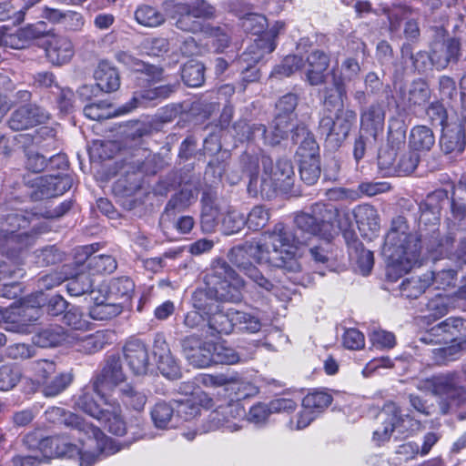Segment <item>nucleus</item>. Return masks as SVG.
Here are the masks:
<instances>
[{"mask_svg": "<svg viewBox=\"0 0 466 466\" xmlns=\"http://www.w3.org/2000/svg\"><path fill=\"white\" fill-rule=\"evenodd\" d=\"M447 202L448 192L439 189L420 203L418 232L410 229L404 217L398 216L392 219L383 248L388 258L386 274L390 281H397L419 262L422 248L429 253L440 255L450 251L454 236L449 233L441 237L438 228L441 210Z\"/></svg>", "mask_w": 466, "mask_h": 466, "instance_id": "obj_1", "label": "nucleus"}, {"mask_svg": "<svg viewBox=\"0 0 466 466\" xmlns=\"http://www.w3.org/2000/svg\"><path fill=\"white\" fill-rule=\"evenodd\" d=\"M301 241L297 235L288 230L284 224L278 223L267 232L264 243L246 241L234 246L228 252V259L238 271L249 279L258 289L271 293L276 285L266 278L253 264H266L283 270L285 274L301 271V265L296 258V245Z\"/></svg>", "mask_w": 466, "mask_h": 466, "instance_id": "obj_2", "label": "nucleus"}, {"mask_svg": "<svg viewBox=\"0 0 466 466\" xmlns=\"http://www.w3.org/2000/svg\"><path fill=\"white\" fill-rule=\"evenodd\" d=\"M126 380L120 358L110 355L106 358L101 372L92 380L93 390L103 400L104 407H100L91 393L81 394L76 404L85 413L97 420L109 432L123 436L127 431V424L122 416V409L117 400L107 395V390L119 388Z\"/></svg>", "mask_w": 466, "mask_h": 466, "instance_id": "obj_3", "label": "nucleus"}, {"mask_svg": "<svg viewBox=\"0 0 466 466\" xmlns=\"http://www.w3.org/2000/svg\"><path fill=\"white\" fill-rule=\"evenodd\" d=\"M205 287L192 294V306L206 316L220 307L219 301L239 302L245 279L226 260L215 259L204 277Z\"/></svg>", "mask_w": 466, "mask_h": 466, "instance_id": "obj_4", "label": "nucleus"}, {"mask_svg": "<svg viewBox=\"0 0 466 466\" xmlns=\"http://www.w3.org/2000/svg\"><path fill=\"white\" fill-rule=\"evenodd\" d=\"M260 161L267 177L259 179L257 175H252L248 187V192L257 194L259 191L261 195L266 194L267 196L271 189L289 192L295 182V170L291 160L279 158L273 166L269 157L262 156Z\"/></svg>", "mask_w": 466, "mask_h": 466, "instance_id": "obj_5", "label": "nucleus"}, {"mask_svg": "<svg viewBox=\"0 0 466 466\" xmlns=\"http://www.w3.org/2000/svg\"><path fill=\"white\" fill-rule=\"evenodd\" d=\"M427 388L438 397L441 415H447L466 403V387L458 373H444L426 380Z\"/></svg>", "mask_w": 466, "mask_h": 466, "instance_id": "obj_6", "label": "nucleus"}, {"mask_svg": "<svg viewBox=\"0 0 466 466\" xmlns=\"http://www.w3.org/2000/svg\"><path fill=\"white\" fill-rule=\"evenodd\" d=\"M335 211L327 209V204L315 203L311 205L309 212H300L296 215L294 223L296 229L293 232L290 228L284 226L292 234L297 235L301 241L296 245V250L299 245L307 243L308 238L312 236H320L323 238H330V219L335 215Z\"/></svg>", "mask_w": 466, "mask_h": 466, "instance_id": "obj_7", "label": "nucleus"}, {"mask_svg": "<svg viewBox=\"0 0 466 466\" xmlns=\"http://www.w3.org/2000/svg\"><path fill=\"white\" fill-rule=\"evenodd\" d=\"M356 120L357 113L350 108H338L335 117L324 112L319 122L318 132L330 147L338 148L348 137Z\"/></svg>", "mask_w": 466, "mask_h": 466, "instance_id": "obj_8", "label": "nucleus"}, {"mask_svg": "<svg viewBox=\"0 0 466 466\" xmlns=\"http://www.w3.org/2000/svg\"><path fill=\"white\" fill-rule=\"evenodd\" d=\"M420 159V154L413 149L397 152L394 148H384L379 153L378 166L386 176H409L417 168Z\"/></svg>", "mask_w": 466, "mask_h": 466, "instance_id": "obj_9", "label": "nucleus"}, {"mask_svg": "<svg viewBox=\"0 0 466 466\" xmlns=\"http://www.w3.org/2000/svg\"><path fill=\"white\" fill-rule=\"evenodd\" d=\"M378 418L381 420L382 426L373 432V440L379 444L389 441L394 431L400 434L405 433L408 431L405 422L413 425L410 414H400V409L392 401L384 404Z\"/></svg>", "mask_w": 466, "mask_h": 466, "instance_id": "obj_10", "label": "nucleus"}, {"mask_svg": "<svg viewBox=\"0 0 466 466\" xmlns=\"http://www.w3.org/2000/svg\"><path fill=\"white\" fill-rule=\"evenodd\" d=\"M152 163L153 157L150 153L144 148H138L128 157L116 163V173L126 179L131 189L138 185V174L155 173Z\"/></svg>", "mask_w": 466, "mask_h": 466, "instance_id": "obj_11", "label": "nucleus"}, {"mask_svg": "<svg viewBox=\"0 0 466 466\" xmlns=\"http://www.w3.org/2000/svg\"><path fill=\"white\" fill-rule=\"evenodd\" d=\"M245 410L238 401H229L212 410L208 417V431H238L242 426Z\"/></svg>", "mask_w": 466, "mask_h": 466, "instance_id": "obj_12", "label": "nucleus"}, {"mask_svg": "<svg viewBox=\"0 0 466 466\" xmlns=\"http://www.w3.org/2000/svg\"><path fill=\"white\" fill-rule=\"evenodd\" d=\"M42 232L40 227H34L26 232L11 234L0 230V252L11 259H17L35 243Z\"/></svg>", "mask_w": 466, "mask_h": 466, "instance_id": "obj_13", "label": "nucleus"}, {"mask_svg": "<svg viewBox=\"0 0 466 466\" xmlns=\"http://www.w3.org/2000/svg\"><path fill=\"white\" fill-rule=\"evenodd\" d=\"M49 113L36 104H25L15 109L7 121L9 128L22 131L46 123Z\"/></svg>", "mask_w": 466, "mask_h": 466, "instance_id": "obj_14", "label": "nucleus"}, {"mask_svg": "<svg viewBox=\"0 0 466 466\" xmlns=\"http://www.w3.org/2000/svg\"><path fill=\"white\" fill-rule=\"evenodd\" d=\"M461 56V43L457 37H449L443 41L435 40L431 45V64L437 70H443L451 64H457Z\"/></svg>", "mask_w": 466, "mask_h": 466, "instance_id": "obj_15", "label": "nucleus"}, {"mask_svg": "<svg viewBox=\"0 0 466 466\" xmlns=\"http://www.w3.org/2000/svg\"><path fill=\"white\" fill-rule=\"evenodd\" d=\"M440 147L446 155H460L466 147V128L464 123L459 119V111L455 119L447 123L442 127V134L440 138Z\"/></svg>", "mask_w": 466, "mask_h": 466, "instance_id": "obj_16", "label": "nucleus"}, {"mask_svg": "<svg viewBox=\"0 0 466 466\" xmlns=\"http://www.w3.org/2000/svg\"><path fill=\"white\" fill-rule=\"evenodd\" d=\"M86 428L90 430L93 435V440L91 441H96L97 451H81L79 450L77 455L79 456L81 466H92L98 460L115 454L120 451L121 447L115 441L106 438L99 428L92 425H87Z\"/></svg>", "mask_w": 466, "mask_h": 466, "instance_id": "obj_17", "label": "nucleus"}, {"mask_svg": "<svg viewBox=\"0 0 466 466\" xmlns=\"http://www.w3.org/2000/svg\"><path fill=\"white\" fill-rule=\"evenodd\" d=\"M124 358L135 375H145L149 367V354L146 344L137 339H131L123 348Z\"/></svg>", "mask_w": 466, "mask_h": 466, "instance_id": "obj_18", "label": "nucleus"}, {"mask_svg": "<svg viewBox=\"0 0 466 466\" xmlns=\"http://www.w3.org/2000/svg\"><path fill=\"white\" fill-rule=\"evenodd\" d=\"M37 448L44 452V457L48 459L53 457L72 458L79 453L77 446L65 435L41 438L37 441Z\"/></svg>", "mask_w": 466, "mask_h": 466, "instance_id": "obj_19", "label": "nucleus"}, {"mask_svg": "<svg viewBox=\"0 0 466 466\" xmlns=\"http://www.w3.org/2000/svg\"><path fill=\"white\" fill-rule=\"evenodd\" d=\"M385 124L384 106L379 103H372L360 111L361 131L368 134L375 141L382 134Z\"/></svg>", "mask_w": 466, "mask_h": 466, "instance_id": "obj_20", "label": "nucleus"}, {"mask_svg": "<svg viewBox=\"0 0 466 466\" xmlns=\"http://www.w3.org/2000/svg\"><path fill=\"white\" fill-rule=\"evenodd\" d=\"M176 89L175 85H163L149 86L134 94L130 102L125 106V111H131L139 106H147L156 104L157 101L168 97Z\"/></svg>", "mask_w": 466, "mask_h": 466, "instance_id": "obj_21", "label": "nucleus"}, {"mask_svg": "<svg viewBox=\"0 0 466 466\" xmlns=\"http://www.w3.org/2000/svg\"><path fill=\"white\" fill-rule=\"evenodd\" d=\"M306 80L310 86H319L324 82L325 72L329 65V56L320 50L312 51L307 57Z\"/></svg>", "mask_w": 466, "mask_h": 466, "instance_id": "obj_22", "label": "nucleus"}, {"mask_svg": "<svg viewBox=\"0 0 466 466\" xmlns=\"http://www.w3.org/2000/svg\"><path fill=\"white\" fill-rule=\"evenodd\" d=\"M46 57L55 66L68 63L74 56L71 41L65 36L53 37L46 49Z\"/></svg>", "mask_w": 466, "mask_h": 466, "instance_id": "obj_23", "label": "nucleus"}, {"mask_svg": "<svg viewBox=\"0 0 466 466\" xmlns=\"http://www.w3.org/2000/svg\"><path fill=\"white\" fill-rule=\"evenodd\" d=\"M328 210H334L335 215L330 219V238L333 234L338 233V231H342L345 239L349 242L351 240L352 242L356 239V234L353 229V211L350 212L349 209H338L332 205L327 204Z\"/></svg>", "mask_w": 466, "mask_h": 466, "instance_id": "obj_24", "label": "nucleus"}, {"mask_svg": "<svg viewBox=\"0 0 466 466\" xmlns=\"http://www.w3.org/2000/svg\"><path fill=\"white\" fill-rule=\"evenodd\" d=\"M117 402L127 410L141 412L147 401V396L131 384H124L117 389Z\"/></svg>", "mask_w": 466, "mask_h": 466, "instance_id": "obj_25", "label": "nucleus"}, {"mask_svg": "<svg viewBox=\"0 0 466 466\" xmlns=\"http://www.w3.org/2000/svg\"><path fill=\"white\" fill-rule=\"evenodd\" d=\"M94 78L102 92L111 93L120 86L116 69L106 61H101L94 72Z\"/></svg>", "mask_w": 466, "mask_h": 466, "instance_id": "obj_26", "label": "nucleus"}, {"mask_svg": "<svg viewBox=\"0 0 466 466\" xmlns=\"http://www.w3.org/2000/svg\"><path fill=\"white\" fill-rule=\"evenodd\" d=\"M173 18L176 19V26L182 31L191 33L207 31V27H205L202 22L190 11L188 5H176Z\"/></svg>", "mask_w": 466, "mask_h": 466, "instance_id": "obj_27", "label": "nucleus"}, {"mask_svg": "<svg viewBox=\"0 0 466 466\" xmlns=\"http://www.w3.org/2000/svg\"><path fill=\"white\" fill-rule=\"evenodd\" d=\"M292 142L300 143L299 154L301 159L308 157H319V145L313 136L305 125L300 124L296 127L295 133L292 135Z\"/></svg>", "mask_w": 466, "mask_h": 466, "instance_id": "obj_28", "label": "nucleus"}, {"mask_svg": "<svg viewBox=\"0 0 466 466\" xmlns=\"http://www.w3.org/2000/svg\"><path fill=\"white\" fill-rule=\"evenodd\" d=\"M233 309H228L224 312L220 309V307L217 310L208 314V325L209 329V334L214 336L216 334L228 335L234 331V320H233Z\"/></svg>", "mask_w": 466, "mask_h": 466, "instance_id": "obj_29", "label": "nucleus"}, {"mask_svg": "<svg viewBox=\"0 0 466 466\" xmlns=\"http://www.w3.org/2000/svg\"><path fill=\"white\" fill-rule=\"evenodd\" d=\"M72 187V179L68 176L51 175L41 178L39 185L43 197L54 198L63 195Z\"/></svg>", "mask_w": 466, "mask_h": 466, "instance_id": "obj_30", "label": "nucleus"}, {"mask_svg": "<svg viewBox=\"0 0 466 466\" xmlns=\"http://www.w3.org/2000/svg\"><path fill=\"white\" fill-rule=\"evenodd\" d=\"M66 338L64 328L59 325H51L36 332L32 341L40 348H52L60 345Z\"/></svg>", "mask_w": 466, "mask_h": 466, "instance_id": "obj_31", "label": "nucleus"}, {"mask_svg": "<svg viewBox=\"0 0 466 466\" xmlns=\"http://www.w3.org/2000/svg\"><path fill=\"white\" fill-rule=\"evenodd\" d=\"M107 342L106 332L98 330L95 333L76 338L74 347L78 352L94 354L101 350Z\"/></svg>", "mask_w": 466, "mask_h": 466, "instance_id": "obj_32", "label": "nucleus"}, {"mask_svg": "<svg viewBox=\"0 0 466 466\" xmlns=\"http://www.w3.org/2000/svg\"><path fill=\"white\" fill-rule=\"evenodd\" d=\"M322 95L323 105L327 110L330 111L339 105L342 106L347 97V88L339 77L331 78L329 85L323 88Z\"/></svg>", "mask_w": 466, "mask_h": 466, "instance_id": "obj_33", "label": "nucleus"}, {"mask_svg": "<svg viewBox=\"0 0 466 466\" xmlns=\"http://www.w3.org/2000/svg\"><path fill=\"white\" fill-rule=\"evenodd\" d=\"M431 96V91L428 84L421 79L415 80L409 88L405 103L410 110H413L416 107L424 106L429 102Z\"/></svg>", "mask_w": 466, "mask_h": 466, "instance_id": "obj_34", "label": "nucleus"}, {"mask_svg": "<svg viewBox=\"0 0 466 466\" xmlns=\"http://www.w3.org/2000/svg\"><path fill=\"white\" fill-rule=\"evenodd\" d=\"M45 414L46 420L52 423L64 424L79 431H86V427H87V424L79 416L59 407H50Z\"/></svg>", "mask_w": 466, "mask_h": 466, "instance_id": "obj_35", "label": "nucleus"}, {"mask_svg": "<svg viewBox=\"0 0 466 466\" xmlns=\"http://www.w3.org/2000/svg\"><path fill=\"white\" fill-rule=\"evenodd\" d=\"M196 198L197 193L192 188L184 187L170 198L164 213L168 217L175 216L187 208Z\"/></svg>", "mask_w": 466, "mask_h": 466, "instance_id": "obj_36", "label": "nucleus"}, {"mask_svg": "<svg viewBox=\"0 0 466 466\" xmlns=\"http://www.w3.org/2000/svg\"><path fill=\"white\" fill-rule=\"evenodd\" d=\"M355 222L360 230L368 229L376 231L380 228V218L377 210L370 205H360L353 210Z\"/></svg>", "mask_w": 466, "mask_h": 466, "instance_id": "obj_37", "label": "nucleus"}, {"mask_svg": "<svg viewBox=\"0 0 466 466\" xmlns=\"http://www.w3.org/2000/svg\"><path fill=\"white\" fill-rule=\"evenodd\" d=\"M432 276L423 274L403 280L400 286V293L407 299H417L431 286Z\"/></svg>", "mask_w": 466, "mask_h": 466, "instance_id": "obj_38", "label": "nucleus"}, {"mask_svg": "<svg viewBox=\"0 0 466 466\" xmlns=\"http://www.w3.org/2000/svg\"><path fill=\"white\" fill-rule=\"evenodd\" d=\"M297 124L296 121L288 120L280 116H275L271 123V137L268 138L272 147L280 144L284 139H287L290 135L292 138L293 133H295Z\"/></svg>", "mask_w": 466, "mask_h": 466, "instance_id": "obj_39", "label": "nucleus"}, {"mask_svg": "<svg viewBox=\"0 0 466 466\" xmlns=\"http://www.w3.org/2000/svg\"><path fill=\"white\" fill-rule=\"evenodd\" d=\"M409 143L416 152L419 150L429 151L435 144V136L430 127L417 126L410 131Z\"/></svg>", "mask_w": 466, "mask_h": 466, "instance_id": "obj_40", "label": "nucleus"}, {"mask_svg": "<svg viewBox=\"0 0 466 466\" xmlns=\"http://www.w3.org/2000/svg\"><path fill=\"white\" fill-rule=\"evenodd\" d=\"M451 212L455 218L466 220V176H463L453 187Z\"/></svg>", "mask_w": 466, "mask_h": 466, "instance_id": "obj_41", "label": "nucleus"}, {"mask_svg": "<svg viewBox=\"0 0 466 466\" xmlns=\"http://www.w3.org/2000/svg\"><path fill=\"white\" fill-rule=\"evenodd\" d=\"M181 77L187 86H200L205 81L204 65L195 60L188 61L182 67Z\"/></svg>", "mask_w": 466, "mask_h": 466, "instance_id": "obj_42", "label": "nucleus"}, {"mask_svg": "<svg viewBox=\"0 0 466 466\" xmlns=\"http://www.w3.org/2000/svg\"><path fill=\"white\" fill-rule=\"evenodd\" d=\"M234 136L240 141L257 142V136H263L265 126L262 124L249 125L246 120H238L232 126Z\"/></svg>", "mask_w": 466, "mask_h": 466, "instance_id": "obj_43", "label": "nucleus"}, {"mask_svg": "<svg viewBox=\"0 0 466 466\" xmlns=\"http://www.w3.org/2000/svg\"><path fill=\"white\" fill-rule=\"evenodd\" d=\"M66 289L69 295L78 297L93 293V279L91 273L79 272L67 279Z\"/></svg>", "mask_w": 466, "mask_h": 466, "instance_id": "obj_44", "label": "nucleus"}, {"mask_svg": "<svg viewBox=\"0 0 466 466\" xmlns=\"http://www.w3.org/2000/svg\"><path fill=\"white\" fill-rule=\"evenodd\" d=\"M122 312L121 302L97 301L89 310V316L96 320H107L116 317Z\"/></svg>", "mask_w": 466, "mask_h": 466, "instance_id": "obj_45", "label": "nucleus"}, {"mask_svg": "<svg viewBox=\"0 0 466 466\" xmlns=\"http://www.w3.org/2000/svg\"><path fill=\"white\" fill-rule=\"evenodd\" d=\"M137 22L144 26L157 27L165 22V15L150 5H141L135 12Z\"/></svg>", "mask_w": 466, "mask_h": 466, "instance_id": "obj_46", "label": "nucleus"}, {"mask_svg": "<svg viewBox=\"0 0 466 466\" xmlns=\"http://www.w3.org/2000/svg\"><path fill=\"white\" fill-rule=\"evenodd\" d=\"M73 377L68 372L55 374L47 380H44L43 393L46 397H55L64 391L72 382Z\"/></svg>", "mask_w": 466, "mask_h": 466, "instance_id": "obj_47", "label": "nucleus"}, {"mask_svg": "<svg viewBox=\"0 0 466 466\" xmlns=\"http://www.w3.org/2000/svg\"><path fill=\"white\" fill-rule=\"evenodd\" d=\"M320 161L319 157L300 159L299 175L301 180L309 185H314L320 177Z\"/></svg>", "mask_w": 466, "mask_h": 466, "instance_id": "obj_48", "label": "nucleus"}, {"mask_svg": "<svg viewBox=\"0 0 466 466\" xmlns=\"http://www.w3.org/2000/svg\"><path fill=\"white\" fill-rule=\"evenodd\" d=\"M234 329L241 332L256 333L261 329L259 319L250 313L234 310Z\"/></svg>", "mask_w": 466, "mask_h": 466, "instance_id": "obj_49", "label": "nucleus"}, {"mask_svg": "<svg viewBox=\"0 0 466 466\" xmlns=\"http://www.w3.org/2000/svg\"><path fill=\"white\" fill-rule=\"evenodd\" d=\"M174 408L166 401L157 402L150 410L154 425L158 429H167L172 420Z\"/></svg>", "mask_w": 466, "mask_h": 466, "instance_id": "obj_50", "label": "nucleus"}, {"mask_svg": "<svg viewBox=\"0 0 466 466\" xmlns=\"http://www.w3.org/2000/svg\"><path fill=\"white\" fill-rule=\"evenodd\" d=\"M86 267L91 274H110L116 270L117 264L110 255H96L88 258Z\"/></svg>", "mask_w": 466, "mask_h": 466, "instance_id": "obj_51", "label": "nucleus"}, {"mask_svg": "<svg viewBox=\"0 0 466 466\" xmlns=\"http://www.w3.org/2000/svg\"><path fill=\"white\" fill-rule=\"evenodd\" d=\"M360 66L357 59L353 57L346 58L341 64V70L338 73L335 69L330 72V78L339 77L343 85L355 81L359 78Z\"/></svg>", "mask_w": 466, "mask_h": 466, "instance_id": "obj_52", "label": "nucleus"}, {"mask_svg": "<svg viewBox=\"0 0 466 466\" xmlns=\"http://www.w3.org/2000/svg\"><path fill=\"white\" fill-rule=\"evenodd\" d=\"M332 401L330 394L325 391H313L307 394L302 400V406L305 410L321 412L327 409Z\"/></svg>", "mask_w": 466, "mask_h": 466, "instance_id": "obj_53", "label": "nucleus"}, {"mask_svg": "<svg viewBox=\"0 0 466 466\" xmlns=\"http://www.w3.org/2000/svg\"><path fill=\"white\" fill-rule=\"evenodd\" d=\"M134 289L135 284L130 278L120 277L110 282L109 293L111 297L127 301L131 298Z\"/></svg>", "mask_w": 466, "mask_h": 466, "instance_id": "obj_54", "label": "nucleus"}, {"mask_svg": "<svg viewBox=\"0 0 466 466\" xmlns=\"http://www.w3.org/2000/svg\"><path fill=\"white\" fill-rule=\"evenodd\" d=\"M32 311H36V309L26 305L11 307L10 309L0 307V321L3 319L9 320L12 323L30 321L33 319Z\"/></svg>", "mask_w": 466, "mask_h": 466, "instance_id": "obj_55", "label": "nucleus"}, {"mask_svg": "<svg viewBox=\"0 0 466 466\" xmlns=\"http://www.w3.org/2000/svg\"><path fill=\"white\" fill-rule=\"evenodd\" d=\"M303 66H305V63L300 56H288L282 60L281 64L274 68L272 76L279 78L288 77Z\"/></svg>", "mask_w": 466, "mask_h": 466, "instance_id": "obj_56", "label": "nucleus"}, {"mask_svg": "<svg viewBox=\"0 0 466 466\" xmlns=\"http://www.w3.org/2000/svg\"><path fill=\"white\" fill-rule=\"evenodd\" d=\"M298 106V96L293 93H289L281 96L276 104V115L288 120H297L295 109Z\"/></svg>", "mask_w": 466, "mask_h": 466, "instance_id": "obj_57", "label": "nucleus"}, {"mask_svg": "<svg viewBox=\"0 0 466 466\" xmlns=\"http://www.w3.org/2000/svg\"><path fill=\"white\" fill-rule=\"evenodd\" d=\"M355 252V259L358 268L362 275L370 274L373 268L374 257L373 253L363 248L362 244L357 240L352 242Z\"/></svg>", "mask_w": 466, "mask_h": 466, "instance_id": "obj_58", "label": "nucleus"}, {"mask_svg": "<svg viewBox=\"0 0 466 466\" xmlns=\"http://www.w3.org/2000/svg\"><path fill=\"white\" fill-rule=\"evenodd\" d=\"M214 350H216L214 342H202L189 363L198 368L210 366L214 363Z\"/></svg>", "mask_w": 466, "mask_h": 466, "instance_id": "obj_59", "label": "nucleus"}, {"mask_svg": "<svg viewBox=\"0 0 466 466\" xmlns=\"http://www.w3.org/2000/svg\"><path fill=\"white\" fill-rule=\"evenodd\" d=\"M269 220V211L264 206H255L248 217L246 218V224L249 229L254 231L263 228Z\"/></svg>", "mask_w": 466, "mask_h": 466, "instance_id": "obj_60", "label": "nucleus"}, {"mask_svg": "<svg viewBox=\"0 0 466 466\" xmlns=\"http://www.w3.org/2000/svg\"><path fill=\"white\" fill-rule=\"evenodd\" d=\"M21 371L17 367L3 365L0 367V390H12L19 382Z\"/></svg>", "mask_w": 466, "mask_h": 466, "instance_id": "obj_61", "label": "nucleus"}, {"mask_svg": "<svg viewBox=\"0 0 466 466\" xmlns=\"http://www.w3.org/2000/svg\"><path fill=\"white\" fill-rule=\"evenodd\" d=\"M65 324L76 330L88 329L90 322L77 307H72L65 312L63 317Z\"/></svg>", "mask_w": 466, "mask_h": 466, "instance_id": "obj_62", "label": "nucleus"}, {"mask_svg": "<svg viewBox=\"0 0 466 466\" xmlns=\"http://www.w3.org/2000/svg\"><path fill=\"white\" fill-rule=\"evenodd\" d=\"M245 225V216L237 210H229L222 219L223 230L227 235L238 232Z\"/></svg>", "mask_w": 466, "mask_h": 466, "instance_id": "obj_63", "label": "nucleus"}, {"mask_svg": "<svg viewBox=\"0 0 466 466\" xmlns=\"http://www.w3.org/2000/svg\"><path fill=\"white\" fill-rule=\"evenodd\" d=\"M426 275L432 276L431 285H434L437 289H446L449 287H453L456 281L457 271L451 268L442 269L438 272L431 271Z\"/></svg>", "mask_w": 466, "mask_h": 466, "instance_id": "obj_64", "label": "nucleus"}]
</instances>
